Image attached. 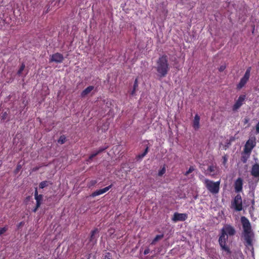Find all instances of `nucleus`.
<instances>
[{
  "label": "nucleus",
  "instance_id": "nucleus-1",
  "mask_svg": "<svg viewBox=\"0 0 259 259\" xmlns=\"http://www.w3.org/2000/svg\"><path fill=\"white\" fill-rule=\"evenodd\" d=\"M241 221L243 228V237L246 241L245 245L248 247H250L253 250L252 244L253 233L251 231L250 224L245 217H242Z\"/></svg>",
  "mask_w": 259,
  "mask_h": 259
},
{
  "label": "nucleus",
  "instance_id": "nucleus-2",
  "mask_svg": "<svg viewBox=\"0 0 259 259\" xmlns=\"http://www.w3.org/2000/svg\"><path fill=\"white\" fill-rule=\"evenodd\" d=\"M156 70L158 76L160 77H164L167 74L169 70V66L166 56H162L158 59L157 62Z\"/></svg>",
  "mask_w": 259,
  "mask_h": 259
},
{
  "label": "nucleus",
  "instance_id": "nucleus-3",
  "mask_svg": "<svg viewBox=\"0 0 259 259\" xmlns=\"http://www.w3.org/2000/svg\"><path fill=\"white\" fill-rule=\"evenodd\" d=\"M204 183L207 189L212 194H217L219 192L220 181L213 182L208 179H205Z\"/></svg>",
  "mask_w": 259,
  "mask_h": 259
},
{
  "label": "nucleus",
  "instance_id": "nucleus-4",
  "mask_svg": "<svg viewBox=\"0 0 259 259\" xmlns=\"http://www.w3.org/2000/svg\"><path fill=\"white\" fill-rule=\"evenodd\" d=\"M251 68L247 69L243 76L240 79L239 82L237 85L238 90L241 89L246 84L250 76Z\"/></svg>",
  "mask_w": 259,
  "mask_h": 259
},
{
  "label": "nucleus",
  "instance_id": "nucleus-5",
  "mask_svg": "<svg viewBox=\"0 0 259 259\" xmlns=\"http://www.w3.org/2000/svg\"><path fill=\"white\" fill-rule=\"evenodd\" d=\"M233 207L237 211H240L242 209V198L240 195L235 196L232 202Z\"/></svg>",
  "mask_w": 259,
  "mask_h": 259
},
{
  "label": "nucleus",
  "instance_id": "nucleus-6",
  "mask_svg": "<svg viewBox=\"0 0 259 259\" xmlns=\"http://www.w3.org/2000/svg\"><path fill=\"white\" fill-rule=\"evenodd\" d=\"M221 231L223 234H226L227 236L228 235H233L235 233L234 228L229 225H225Z\"/></svg>",
  "mask_w": 259,
  "mask_h": 259
},
{
  "label": "nucleus",
  "instance_id": "nucleus-7",
  "mask_svg": "<svg viewBox=\"0 0 259 259\" xmlns=\"http://www.w3.org/2000/svg\"><path fill=\"white\" fill-rule=\"evenodd\" d=\"M34 197L35 199L36 200V205L35 208L33 209V211L36 212L38 208L40 206L43 198L42 195L38 194V192L36 188H35L34 192Z\"/></svg>",
  "mask_w": 259,
  "mask_h": 259
},
{
  "label": "nucleus",
  "instance_id": "nucleus-8",
  "mask_svg": "<svg viewBox=\"0 0 259 259\" xmlns=\"http://www.w3.org/2000/svg\"><path fill=\"white\" fill-rule=\"evenodd\" d=\"M187 218L188 216L186 213L175 212L174 214L172 220L175 222L178 221H184L187 219Z\"/></svg>",
  "mask_w": 259,
  "mask_h": 259
},
{
  "label": "nucleus",
  "instance_id": "nucleus-9",
  "mask_svg": "<svg viewBox=\"0 0 259 259\" xmlns=\"http://www.w3.org/2000/svg\"><path fill=\"white\" fill-rule=\"evenodd\" d=\"M245 99V95H240L233 106V110L235 111L238 109L243 104Z\"/></svg>",
  "mask_w": 259,
  "mask_h": 259
},
{
  "label": "nucleus",
  "instance_id": "nucleus-10",
  "mask_svg": "<svg viewBox=\"0 0 259 259\" xmlns=\"http://www.w3.org/2000/svg\"><path fill=\"white\" fill-rule=\"evenodd\" d=\"M228 236L226 235V234L222 233L219 241L221 247L225 250H228V248L226 245V242Z\"/></svg>",
  "mask_w": 259,
  "mask_h": 259
},
{
  "label": "nucleus",
  "instance_id": "nucleus-11",
  "mask_svg": "<svg viewBox=\"0 0 259 259\" xmlns=\"http://www.w3.org/2000/svg\"><path fill=\"white\" fill-rule=\"evenodd\" d=\"M243 180L239 178L235 182L234 188L236 192H240L242 190Z\"/></svg>",
  "mask_w": 259,
  "mask_h": 259
},
{
  "label": "nucleus",
  "instance_id": "nucleus-12",
  "mask_svg": "<svg viewBox=\"0 0 259 259\" xmlns=\"http://www.w3.org/2000/svg\"><path fill=\"white\" fill-rule=\"evenodd\" d=\"M220 171L219 167L213 165H210L207 169L208 172L212 176L219 174Z\"/></svg>",
  "mask_w": 259,
  "mask_h": 259
},
{
  "label": "nucleus",
  "instance_id": "nucleus-13",
  "mask_svg": "<svg viewBox=\"0 0 259 259\" xmlns=\"http://www.w3.org/2000/svg\"><path fill=\"white\" fill-rule=\"evenodd\" d=\"M64 58L62 54L60 53H55L52 55L50 58L51 62H55L56 63H61L62 62Z\"/></svg>",
  "mask_w": 259,
  "mask_h": 259
},
{
  "label": "nucleus",
  "instance_id": "nucleus-14",
  "mask_svg": "<svg viewBox=\"0 0 259 259\" xmlns=\"http://www.w3.org/2000/svg\"><path fill=\"white\" fill-rule=\"evenodd\" d=\"M254 147V142L252 140H248L244 147V152L246 154H249Z\"/></svg>",
  "mask_w": 259,
  "mask_h": 259
},
{
  "label": "nucleus",
  "instance_id": "nucleus-15",
  "mask_svg": "<svg viewBox=\"0 0 259 259\" xmlns=\"http://www.w3.org/2000/svg\"><path fill=\"white\" fill-rule=\"evenodd\" d=\"M111 188V185H110V186L106 187L103 189L98 190L92 193V196L93 197H95V196L101 195L102 194H104L105 192H106L107 191H108Z\"/></svg>",
  "mask_w": 259,
  "mask_h": 259
},
{
  "label": "nucleus",
  "instance_id": "nucleus-16",
  "mask_svg": "<svg viewBox=\"0 0 259 259\" xmlns=\"http://www.w3.org/2000/svg\"><path fill=\"white\" fill-rule=\"evenodd\" d=\"M200 117L197 115H195L193 122V127L196 131L198 130L200 127L199 124Z\"/></svg>",
  "mask_w": 259,
  "mask_h": 259
},
{
  "label": "nucleus",
  "instance_id": "nucleus-17",
  "mask_svg": "<svg viewBox=\"0 0 259 259\" xmlns=\"http://www.w3.org/2000/svg\"><path fill=\"white\" fill-rule=\"evenodd\" d=\"M251 175L254 177H259V165L255 164L252 166Z\"/></svg>",
  "mask_w": 259,
  "mask_h": 259
},
{
  "label": "nucleus",
  "instance_id": "nucleus-18",
  "mask_svg": "<svg viewBox=\"0 0 259 259\" xmlns=\"http://www.w3.org/2000/svg\"><path fill=\"white\" fill-rule=\"evenodd\" d=\"M94 89V87L93 86L91 85V86L88 87V88H87L85 90H84L82 92V93L81 94V96L82 97H84V96H87L89 93H90L91 92V91L93 90Z\"/></svg>",
  "mask_w": 259,
  "mask_h": 259
},
{
  "label": "nucleus",
  "instance_id": "nucleus-19",
  "mask_svg": "<svg viewBox=\"0 0 259 259\" xmlns=\"http://www.w3.org/2000/svg\"><path fill=\"white\" fill-rule=\"evenodd\" d=\"M106 148H100L99 150H98L97 151L93 152L89 157V160H92V158H93L94 157H95L96 155H97L99 153H101V152L103 151Z\"/></svg>",
  "mask_w": 259,
  "mask_h": 259
},
{
  "label": "nucleus",
  "instance_id": "nucleus-20",
  "mask_svg": "<svg viewBox=\"0 0 259 259\" xmlns=\"http://www.w3.org/2000/svg\"><path fill=\"white\" fill-rule=\"evenodd\" d=\"M163 237V235H157L154 239L153 240L152 242H151L152 244H154L156 242H157L159 239L162 238Z\"/></svg>",
  "mask_w": 259,
  "mask_h": 259
},
{
  "label": "nucleus",
  "instance_id": "nucleus-21",
  "mask_svg": "<svg viewBox=\"0 0 259 259\" xmlns=\"http://www.w3.org/2000/svg\"><path fill=\"white\" fill-rule=\"evenodd\" d=\"M49 184V182H48V181H42L39 184V188L41 189H43L45 187H47Z\"/></svg>",
  "mask_w": 259,
  "mask_h": 259
},
{
  "label": "nucleus",
  "instance_id": "nucleus-22",
  "mask_svg": "<svg viewBox=\"0 0 259 259\" xmlns=\"http://www.w3.org/2000/svg\"><path fill=\"white\" fill-rule=\"evenodd\" d=\"M148 147H147L145 150V151L141 154H139L138 156V158L139 159H142L146 154L147 153H148Z\"/></svg>",
  "mask_w": 259,
  "mask_h": 259
},
{
  "label": "nucleus",
  "instance_id": "nucleus-23",
  "mask_svg": "<svg viewBox=\"0 0 259 259\" xmlns=\"http://www.w3.org/2000/svg\"><path fill=\"white\" fill-rule=\"evenodd\" d=\"M138 80H137V79H136V80H135V82H134V90L132 92V95L134 94L136 88L138 87Z\"/></svg>",
  "mask_w": 259,
  "mask_h": 259
},
{
  "label": "nucleus",
  "instance_id": "nucleus-24",
  "mask_svg": "<svg viewBox=\"0 0 259 259\" xmlns=\"http://www.w3.org/2000/svg\"><path fill=\"white\" fill-rule=\"evenodd\" d=\"M24 68H25V65L24 64H22L18 71V74L19 75H21L22 71L24 70Z\"/></svg>",
  "mask_w": 259,
  "mask_h": 259
},
{
  "label": "nucleus",
  "instance_id": "nucleus-25",
  "mask_svg": "<svg viewBox=\"0 0 259 259\" xmlns=\"http://www.w3.org/2000/svg\"><path fill=\"white\" fill-rule=\"evenodd\" d=\"M194 170V168L193 166H190L189 169L186 172L185 175L187 176L190 173L192 172Z\"/></svg>",
  "mask_w": 259,
  "mask_h": 259
},
{
  "label": "nucleus",
  "instance_id": "nucleus-26",
  "mask_svg": "<svg viewBox=\"0 0 259 259\" xmlns=\"http://www.w3.org/2000/svg\"><path fill=\"white\" fill-rule=\"evenodd\" d=\"M165 172V168L163 167L158 172V175L159 176H161Z\"/></svg>",
  "mask_w": 259,
  "mask_h": 259
},
{
  "label": "nucleus",
  "instance_id": "nucleus-27",
  "mask_svg": "<svg viewBox=\"0 0 259 259\" xmlns=\"http://www.w3.org/2000/svg\"><path fill=\"white\" fill-rule=\"evenodd\" d=\"M7 230V228L6 227H3L0 228V235L3 234L4 233L6 232Z\"/></svg>",
  "mask_w": 259,
  "mask_h": 259
},
{
  "label": "nucleus",
  "instance_id": "nucleus-28",
  "mask_svg": "<svg viewBox=\"0 0 259 259\" xmlns=\"http://www.w3.org/2000/svg\"><path fill=\"white\" fill-rule=\"evenodd\" d=\"M223 164L225 166H226L227 162V160H228V158H227V156H224L223 157Z\"/></svg>",
  "mask_w": 259,
  "mask_h": 259
},
{
  "label": "nucleus",
  "instance_id": "nucleus-29",
  "mask_svg": "<svg viewBox=\"0 0 259 259\" xmlns=\"http://www.w3.org/2000/svg\"><path fill=\"white\" fill-rule=\"evenodd\" d=\"M64 141H65V138H63V137H61L58 140V143H59L60 144H63L64 143Z\"/></svg>",
  "mask_w": 259,
  "mask_h": 259
},
{
  "label": "nucleus",
  "instance_id": "nucleus-30",
  "mask_svg": "<svg viewBox=\"0 0 259 259\" xmlns=\"http://www.w3.org/2000/svg\"><path fill=\"white\" fill-rule=\"evenodd\" d=\"M98 232L97 230H94L92 232V235H91V239H92L93 238V237L95 234Z\"/></svg>",
  "mask_w": 259,
  "mask_h": 259
},
{
  "label": "nucleus",
  "instance_id": "nucleus-31",
  "mask_svg": "<svg viewBox=\"0 0 259 259\" xmlns=\"http://www.w3.org/2000/svg\"><path fill=\"white\" fill-rule=\"evenodd\" d=\"M256 132H257V133H259V121H258V123L257 124V125H256Z\"/></svg>",
  "mask_w": 259,
  "mask_h": 259
},
{
  "label": "nucleus",
  "instance_id": "nucleus-32",
  "mask_svg": "<svg viewBox=\"0 0 259 259\" xmlns=\"http://www.w3.org/2000/svg\"><path fill=\"white\" fill-rule=\"evenodd\" d=\"M149 249H145V251H144V254H147L149 253Z\"/></svg>",
  "mask_w": 259,
  "mask_h": 259
},
{
  "label": "nucleus",
  "instance_id": "nucleus-33",
  "mask_svg": "<svg viewBox=\"0 0 259 259\" xmlns=\"http://www.w3.org/2000/svg\"><path fill=\"white\" fill-rule=\"evenodd\" d=\"M224 69H225V67H224V66H221V67H220V71H223V70H224Z\"/></svg>",
  "mask_w": 259,
  "mask_h": 259
},
{
  "label": "nucleus",
  "instance_id": "nucleus-34",
  "mask_svg": "<svg viewBox=\"0 0 259 259\" xmlns=\"http://www.w3.org/2000/svg\"><path fill=\"white\" fill-rule=\"evenodd\" d=\"M104 259H111L109 256H105V258Z\"/></svg>",
  "mask_w": 259,
  "mask_h": 259
}]
</instances>
